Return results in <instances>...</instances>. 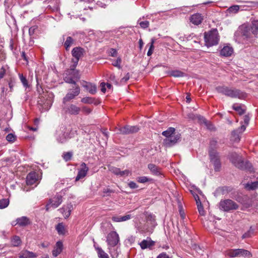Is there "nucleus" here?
Instances as JSON below:
<instances>
[{"mask_svg": "<svg viewBox=\"0 0 258 258\" xmlns=\"http://www.w3.org/2000/svg\"><path fill=\"white\" fill-rule=\"evenodd\" d=\"M229 159L234 166L240 169H246L250 172L253 171L252 166L249 162L244 163L242 157L235 152L229 154Z\"/></svg>", "mask_w": 258, "mask_h": 258, "instance_id": "nucleus-1", "label": "nucleus"}, {"mask_svg": "<svg viewBox=\"0 0 258 258\" xmlns=\"http://www.w3.org/2000/svg\"><path fill=\"white\" fill-rule=\"evenodd\" d=\"M216 90L218 93L231 98L242 99L245 97V94L240 90L237 89H230L225 86H218L216 88Z\"/></svg>", "mask_w": 258, "mask_h": 258, "instance_id": "nucleus-2", "label": "nucleus"}, {"mask_svg": "<svg viewBox=\"0 0 258 258\" xmlns=\"http://www.w3.org/2000/svg\"><path fill=\"white\" fill-rule=\"evenodd\" d=\"M53 99V94L51 92L45 91L44 93L39 96L38 100L39 105L44 110H48L51 107Z\"/></svg>", "mask_w": 258, "mask_h": 258, "instance_id": "nucleus-3", "label": "nucleus"}, {"mask_svg": "<svg viewBox=\"0 0 258 258\" xmlns=\"http://www.w3.org/2000/svg\"><path fill=\"white\" fill-rule=\"evenodd\" d=\"M219 37L218 32L216 29L205 32L204 40L205 45L207 47H211L218 44Z\"/></svg>", "mask_w": 258, "mask_h": 258, "instance_id": "nucleus-4", "label": "nucleus"}, {"mask_svg": "<svg viewBox=\"0 0 258 258\" xmlns=\"http://www.w3.org/2000/svg\"><path fill=\"white\" fill-rule=\"evenodd\" d=\"M55 138L58 142L63 143L69 137V131L64 126L59 127L55 132Z\"/></svg>", "mask_w": 258, "mask_h": 258, "instance_id": "nucleus-5", "label": "nucleus"}, {"mask_svg": "<svg viewBox=\"0 0 258 258\" xmlns=\"http://www.w3.org/2000/svg\"><path fill=\"white\" fill-rule=\"evenodd\" d=\"M84 53V49L79 46L74 47L72 49V55L73 56V58L72 59V62L73 63V68H76L79 59L83 56Z\"/></svg>", "mask_w": 258, "mask_h": 258, "instance_id": "nucleus-6", "label": "nucleus"}, {"mask_svg": "<svg viewBox=\"0 0 258 258\" xmlns=\"http://www.w3.org/2000/svg\"><path fill=\"white\" fill-rule=\"evenodd\" d=\"M219 206L220 209L225 212L236 210L238 208V205L235 202L229 199L221 201Z\"/></svg>", "mask_w": 258, "mask_h": 258, "instance_id": "nucleus-7", "label": "nucleus"}, {"mask_svg": "<svg viewBox=\"0 0 258 258\" xmlns=\"http://www.w3.org/2000/svg\"><path fill=\"white\" fill-rule=\"evenodd\" d=\"M106 242L108 247H115L119 242L118 234L116 231H111L106 236Z\"/></svg>", "mask_w": 258, "mask_h": 258, "instance_id": "nucleus-8", "label": "nucleus"}, {"mask_svg": "<svg viewBox=\"0 0 258 258\" xmlns=\"http://www.w3.org/2000/svg\"><path fill=\"white\" fill-rule=\"evenodd\" d=\"M62 202V196L57 194L49 200L48 203L46 206V210L48 211L50 208H56Z\"/></svg>", "mask_w": 258, "mask_h": 258, "instance_id": "nucleus-9", "label": "nucleus"}, {"mask_svg": "<svg viewBox=\"0 0 258 258\" xmlns=\"http://www.w3.org/2000/svg\"><path fill=\"white\" fill-rule=\"evenodd\" d=\"M209 155L211 161L214 165L215 170L219 171L221 168V162L218 153L215 150H211L209 151Z\"/></svg>", "mask_w": 258, "mask_h": 258, "instance_id": "nucleus-10", "label": "nucleus"}, {"mask_svg": "<svg viewBox=\"0 0 258 258\" xmlns=\"http://www.w3.org/2000/svg\"><path fill=\"white\" fill-rule=\"evenodd\" d=\"M80 92V87L78 85L75 86L73 89H70L69 92L63 99V102L64 103L67 102L73 99L78 96Z\"/></svg>", "mask_w": 258, "mask_h": 258, "instance_id": "nucleus-11", "label": "nucleus"}, {"mask_svg": "<svg viewBox=\"0 0 258 258\" xmlns=\"http://www.w3.org/2000/svg\"><path fill=\"white\" fill-rule=\"evenodd\" d=\"M139 128L137 126L125 125L118 129L117 134L127 135L137 133Z\"/></svg>", "mask_w": 258, "mask_h": 258, "instance_id": "nucleus-12", "label": "nucleus"}, {"mask_svg": "<svg viewBox=\"0 0 258 258\" xmlns=\"http://www.w3.org/2000/svg\"><path fill=\"white\" fill-rule=\"evenodd\" d=\"M187 118L195 120L197 119L200 123H203L205 124L209 129L212 130L213 125L210 123V122H208L206 119L203 117V116L199 115H195L193 113H189L187 115Z\"/></svg>", "mask_w": 258, "mask_h": 258, "instance_id": "nucleus-13", "label": "nucleus"}, {"mask_svg": "<svg viewBox=\"0 0 258 258\" xmlns=\"http://www.w3.org/2000/svg\"><path fill=\"white\" fill-rule=\"evenodd\" d=\"M180 139V135L175 133L169 138H166L163 140V144L166 147H171L174 145Z\"/></svg>", "mask_w": 258, "mask_h": 258, "instance_id": "nucleus-14", "label": "nucleus"}, {"mask_svg": "<svg viewBox=\"0 0 258 258\" xmlns=\"http://www.w3.org/2000/svg\"><path fill=\"white\" fill-rule=\"evenodd\" d=\"M88 171L89 168L87 166L86 164L84 162L82 163L81 164V168L79 169L75 181H78L81 179L84 178L87 175Z\"/></svg>", "mask_w": 258, "mask_h": 258, "instance_id": "nucleus-15", "label": "nucleus"}, {"mask_svg": "<svg viewBox=\"0 0 258 258\" xmlns=\"http://www.w3.org/2000/svg\"><path fill=\"white\" fill-rule=\"evenodd\" d=\"M72 210L73 205L71 203H69L63 206L62 208L59 209V211L62 213L65 218H67L70 216Z\"/></svg>", "mask_w": 258, "mask_h": 258, "instance_id": "nucleus-16", "label": "nucleus"}, {"mask_svg": "<svg viewBox=\"0 0 258 258\" xmlns=\"http://www.w3.org/2000/svg\"><path fill=\"white\" fill-rule=\"evenodd\" d=\"M110 170L113 174L119 176L120 177H125L127 176L129 174L131 173V171L129 170H125L123 171H121V170L117 167H112L110 169Z\"/></svg>", "mask_w": 258, "mask_h": 258, "instance_id": "nucleus-17", "label": "nucleus"}, {"mask_svg": "<svg viewBox=\"0 0 258 258\" xmlns=\"http://www.w3.org/2000/svg\"><path fill=\"white\" fill-rule=\"evenodd\" d=\"M38 180V174L35 172H30L29 173L26 177V183L27 185H33Z\"/></svg>", "mask_w": 258, "mask_h": 258, "instance_id": "nucleus-18", "label": "nucleus"}, {"mask_svg": "<svg viewBox=\"0 0 258 258\" xmlns=\"http://www.w3.org/2000/svg\"><path fill=\"white\" fill-rule=\"evenodd\" d=\"M81 110V109L80 107L77 106L74 104H72L66 108V112L71 115H76L79 114Z\"/></svg>", "mask_w": 258, "mask_h": 258, "instance_id": "nucleus-19", "label": "nucleus"}, {"mask_svg": "<svg viewBox=\"0 0 258 258\" xmlns=\"http://www.w3.org/2000/svg\"><path fill=\"white\" fill-rule=\"evenodd\" d=\"M190 22L195 25L201 24L203 20V17L199 13L195 14L190 17Z\"/></svg>", "mask_w": 258, "mask_h": 258, "instance_id": "nucleus-20", "label": "nucleus"}, {"mask_svg": "<svg viewBox=\"0 0 258 258\" xmlns=\"http://www.w3.org/2000/svg\"><path fill=\"white\" fill-rule=\"evenodd\" d=\"M16 224L20 227H26L31 224V221L28 217L23 216L16 219Z\"/></svg>", "mask_w": 258, "mask_h": 258, "instance_id": "nucleus-21", "label": "nucleus"}, {"mask_svg": "<svg viewBox=\"0 0 258 258\" xmlns=\"http://www.w3.org/2000/svg\"><path fill=\"white\" fill-rule=\"evenodd\" d=\"M62 248V242L60 241H57L54 247L53 250H52L53 256L56 257L59 255L61 252Z\"/></svg>", "mask_w": 258, "mask_h": 258, "instance_id": "nucleus-22", "label": "nucleus"}, {"mask_svg": "<svg viewBox=\"0 0 258 258\" xmlns=\"http://www.w3.org/2000/svg\"><path fill=\"white\" fill-rule=\"evenodd\" d=\"M233 48L228 45L224 46V47L220 51L221 55L226 57L230 56L233 53Z\"/></svg>", "mask_w": 258, "mask_h": 258, "instance_id": "nucleus-23", "label": "nucleus"}, {"mask_svg": "<svg viewBox=\"0 0 258 258\" xmlns=\"http://www.w3.org/2000/svg\"><path fill=\"white\" fill-rule=\"evenodd\" d=\"M149 169L152 174L156 176H159L162 174L161 169L153 164H149L148 165Z\"/></svg>", "mask_w": 258, "mask_h": 258, "instance_id": "nucleus-24", "label": "nucleus"}, {"mask_svg": "<svg viewBox=\"0 0 258 258\" xmlns=\"http://www.w3.org/2000/svg\"><path fill=\"white\" fill-rule=\"evenodd\" d=\"M36 256V254L34 252L27 250H22L19 253L20 258H35Z\"/></svg>", "mask_w": 258, "mask_h": 258, "instance_id": "nucleus-25", "label": "nucleus"}, {"mask_svg": "<svg viewBox=\"0 0 258 258\" xmlns=\"http://www.w3.org/2000/svg\"><path fill=\"white\" fill-rule=\"evenodd\" d=\"M83 86L91 94H95L97 92V87L96 85L92 83L85 82V84L83 85Z\"/></svg>", "mask_w": 258, "mask_h": 258, "instance_id": "nucleus-26", "label": "nucleus"}, {"mask_svg": "<svg viewBox=\"0 0 258 258\" xmlns=\"http://www.w3.org/2000/svg\"><path fill=\"white\" fill-rule=\"evenodd\" d=\"M155 242L150 239L149 240H143L140 243V245L142 249H144L151 247L153 246Z\"/></svg>", "mask_w": 258, "mask_h": 258, "instance_id": "nucleus-27", "label": "nucleus"}, {"mask_svg": "<svg viewBox=\"0 0 258 258\" xmlns=\"http://www.w3.org/2000/svg\"><path fill=\"white\" fill-rule=\"evenodd\" d=\"M250 30L252 34L255 37H258V20H254L252 22Z\"/></svg>", "mask_w": 258, "mask_h": 258, "instance_id": "nucleus-28", "label": "nucleus"}, {"mask_svg": "<svg viewBox=\"0 0 258 258\" xmlns=\"http://www.w3.org/2000/svg\"><path fill=\"white\" fill-rule=\"evenodd\" d=\"M11 243L13 246H19L21 244L22 241L19 236L15 235L11 238Z\"/></svg>", "mask_w": 258, "mask_h": 258, "instance_id": "nucleus-29", "label": "nucleus"}, {"mask_svg": "<svg viewBox=\"0 0 258 258\" xmlns=\"http://www.w3.org/2000/svg\"><path fill=\"white\" fill-rule=\"evenodd\" d=\"M238 257H250L252 255L251 253L248 250L244 249H237Z\"/></svg>", "mask_w": 258, "mask_h": 258, "instance_id": "nucleus-30", "label": "nucleus"}, {"mask_svg": "<svg viewBox=\"0 0 258 258\" xmlns=\"http://www.w3.org/2000/svg\"><path fill=\"white\" fill-rule=\"evenodd\" d=\"M175 131V128L171 127L168 128L166 131L163 132L162 134L163 136H165L166 138H169L176 133Z\"/></svg>", "mask_w": 258, "mask_h": 258, "instance_id": "nucleus-31", "label": "nucleus"}, {"mask_svg": "<svg viewBox=\"0 0 258 258\" xmlns=\"http://www.w3.org/2000/svg\"><path fill=\"white\" fill-rule=\"evenodd\" d=\"M170 76L174 77H182L184 76V73L179 70H172L168 73Z\"/></svg>", "mask_w": 258, "mask_h": 258, "instance_id": "nucleus-32", "label": "nucleus"}, {"mask_svg": "<svg viewBox=\"0 0 258 258\" xmlns=\"http://www.w3.org/2000/svg\"><path fill=\"white\" fill-rule=\"evenodd\" d=\"M76 68H73V64L70 67V70L68 71V73L74 78V79H79L80 76L79 71L75 70Z\"/></svg>", "mask_w": 258, "mask_h": 258, "instance_id": "nucleus-33", "label": "nucleus"}, {"mask_svg": "<svg viewBox=\"0 0 258 258\" xmlns=\"http://www.w3.org/2000/svg\"><path fill=\"white\" fill-rule=\"evenodd\" d=\"M99 258H109L108 255L101 248L95 246Z\"/></svg>", "mask_w": 258, "mask_h": 258, "instance_id": "nucleus-34", "label": "nucleus"}, {"mask_svg": "<svg viewBox=\"0 0 258 258\" xmlns=\"http://www.w3.org/2000/svg\"><path fill=\"white\" fill-rule=\"evenodd\" d=\"M74 42V39L71 36L67 37L66 41L64 43V46L66 50H69L71 46L73 44Z\"/></svg>", "mask_w": 258, "mask_h": 258, "instance_id": "nucleus-35", "label": "nucleus"}, {"mask_svg": "<svg viewBox=\"0 0 258 258\" xmlns=\"http://www.w3.org/2000/svg\"><path fill=\"white\" fill-rule=\"evenodd\" d=\"M66 74H67V76H65L64 78V81L66 83H69V84H74L75 86L77 85L76 84V81L74 80L75 79H74V78L73 77H72V76L69 73H68V74L67 73Z\"/></svg>", "mask_w": 258, "mask_h": 258, "instance_id": "nucleus-36", "label": "nucleus"}, {"mask_svg": "<svg viewBox=\"0 0 258 258\" xmlns=\"http://www.w3.org/2000/svg\"><path fill=\"white\" fill-rule=\"evenodd\" d=\"M56 230L59 235H63L66 232L65 227L62 223H58L56 225Z\"/></svg>", "mask_w": 258, "mask_h": 258, "instance_id": "nucleus-37", "label": "nucleus"}, {"mask_svg": "<svg viewBox=\"0 0 258 258\" xmlns=\"http://www.w3.org/2000/svg\"><path fill=\"white\" fill-rule=\"evenodd\" d=\"M109 253L112 258H116L118 255V251L115 247H108Z\"/></svg>", "mask_w": 258, "mask_h": 258, "instance_id": "nucleus-38", "label": "nucleus"}, {"mask_svg": "<svg viewBox=\"0 0 258 258\" xmlns=\"http://www.w3.org/2000/svg\"><path fill=\"white\" fill-rule=\"evenodd\" d=\"M245 188L249 190H253L258 187V181H254L251 183H247L245 186Z\"/></svg>", "mask_w": 258, "mask_h": 258, "instance_id": "nucleus-39", "label": "nucleus"}, {"mask_svg": "<svg viewBox=\"0 0 258 258\" xmlns=\"http://www.w3.org/2000/svg\"><path fill=\"white\" fill-rule=\"evenodd\" d=\"M232 108L234 110L236 111L239 115H242L245 112V110L242 108L241 106L238 105L237 104H233Z\"/></svg>", "mask_w": 258, "mask_h": 258, "instance_id": "nucleus-40", "label": "nucleus"}, {"mask_svg": "<svg viewBox=\"0 0 258 258\" xmlns=\"http://www.w3.org/2000/svg\"><path fill=\"white\" fill-rule=\"evenodd\" d=\"M227 255L231 257H238L237 249L229 250L227 251Z\"/></svg>", "mask_w": 258, "mask_h": 258, "instance_id": "nucleus-41", "label": "nucleus"}, {"mask_svg": "<svg viewBox=\"0 0 258 258\" xmlns=\"http://www.w3.org/2000/svg\"><path fill=\"white\" fill-rule=\"evenodd\" d=\"M9 204V200L7 199L0 200V209H4L8 207Z\"/></svg>", "mask_w": 258, "mask_h": 258, "instance_id": "nucleus-42", "label": "nucleus"}, {"mask_svg": "<svg viewBox=\"0 0 258 258\" xmlns=\"http://www.w3.org/2000/svg\"><path fill=\"white\" fill-rule=\"evenodd\" d=\"M9 67L7 65L3 66L0 69V80L4 77Z\"/></svg>", "mask_w": 258, "mask_h": 258, "instance_id": "nucleus-43", "label": "nucleus"}, {"mask_svg": "<svg viewBox=\"0 0 258 258\" xmlns=\"http://www.w3.org/2000/svg\"><path fill=\"white\" fill-rule=\"evenodd\" d=\"M197 207L200 214L201 216H204L205 214V212L204 210V208L202 205L201 201H199V202L197 201Z\"/></svg>", "mask_w": 258, "mask_h": 258, "instance_id": "nucleus-44", "label": "nucleus"}, {"mask_svg": "<svg viewBox=\"0 0 258 258\" xmlns=\"http://www.w3.org/2000/svg\"><path fill=\"white\" fill-rule=\"evenodd\" d=\"M121 59L120 57H118L116 60H114L112 62V64L117 67L118 69H121Z\"/></svg>", "mask_w": 258, "mask_h": 258, "instance_id": "nucleus-45", "label": "nucleus"}, {"mask_svg": "<svg viewBox=\"0 0 258 258\" xmlns=\"http://www.w3.org/2000/svg\"><path fill=\"white\" fill-rule=\"evenodd\" d=\"M19 77H20V79L22 83L23 84V86L25 88L29 87L28 83V81H27L26 78L22 74H20Z\"/></svg>", "mask_w": 258, "mask_h": 258, "instance_id": "nucleus-46", "label": "nucleus"}, {"mask_svg": "<svg viewBox=\"0 0 258 258\" xmlns=\"http://www.w3.org/2000/svg\"><path fill=\"white\" fill-rule=\"evenodd\" d=\"M72 156H73V153L72 152H68L64 153L62 157H63V159L66 161L67 162V161H70L71 159Z\"/></svg>", "mask_w": 258, "mask_h": 258, "instance_id": "nucleus-47", "label": "nucleus"}, {"mask_svg": "<svg viewBox=\"0 0 258 258\" xmlns=\"http://www.w3.org/2000/svg\"><path fill=\"white\" fill-rule=\"evenodd\" d=\"M6 140L9 142H14L16 140V136L13 134H9L6 137Z\"/></svg>", "mask_w": 258, "mask_h": 258, "instance_id": "nucleus-48", "label": "nucleus"}, {"mask_svg": "<svg viewBox=\"0 0 258 258\" xmlns=\"http://www.w3.org/2000/svg\"><path fill=\"white\" fill-rule=\"evenodd\" d=\"M238 133H238V131H237V130L233 131L232 132V137L233 138V140L235 142H238L240 140Z\"/></svg>", "mask_w": 258, "mask_h": 258, "instance_id": "nucleus-49", "label": "nucleus"}, {"mask_svg": "<svg viewBox=\"0 0 258 258\" xmlns=\"http://www.w3.org/2000/svg\"><path fill=\"white\" fill-rule=\"evenodd\" d=\"M154 42H155L154 39H152L151 42V45H150V48L148 50V51L147 52V55L148 56H150L153 53V49H154V45L153 44H154Z\"/></svg>", "mask_w": 258, "mask_h": 258, "instance_id": "nucleus-50", "label": "nucleus"}, {"mask_svg": "<svg viewBox=\"0 0 258 258\" xmlns=\"http://www.w3.org/2000/svg\"><path fill=\"white\" fill-rule=\"evenodd\" d=\"M38 27L37 26H33L31 27L29 29V34L30 36H32L35 32V31L37 29Z\"/></svg>", "mask_w": 258, "mask_h": 258, "instance_id": "nucleus-51", "label": "nucleus"}, {"mask_svg": "<svg viewBox=\"0 0 258 258\" xmlns=\"http://www.w3.org/2000/svg\"><path fill=\"white\" fill-rule=\"evenodd\" d=\"M253 229L252 228V227H251L250 228V229L248 231H247V232L245 233L242 236V238H247V237H250L251 236V234L252 233H253Z\"/></svg>", "mask_w": 258, "mask_h": 258, "instance_id": "nucleus-52", "label": "nucleus"}, {"mask_svg": "<svg viewBox=\"0 0 258 258\" xmlns=\"http://www.w3.org/2000/svg\"><path fill=\"white\" fill-rule=\"evenodd\" d=\"M81 101L84 103L90 104L93 103V99L90 97H86L83 98L81 100Z\"/></svg>", "mask_w": 258, "mask_h": 258, "instance_id": "nucleus-53", "label": "nucleus"}, {"mask_svg": "<svg viewBox=\"0 0 258 258\" xmlns=\"http://www.w3.org/2000/svg\"><path fill=\"white\" fill-rule=\"evenodd\" d=\"M139 25H140L141 28L145 29L149 27V22L148 21L140 22H139Z\"/></svg>", "mask_w": 258, "mask_h": 258, "instance_id": "nucleus-54", "label": "nucleus"}, {"mask_svg": "<svg viewBox=\"0 0 258 258\" xmlns=\"http://www.w3.org/2000/svg\"><path fill=\"white\" fill-rule=\"evenodd\" d=\"M239 9V6H237V5H234V6H231L229 8V11L230 12H232V13L237 12L238 11Z\"/></svg>", "mask_w": 258, "mask_h": 258, "instance_id": "nucleus-55", "label": "nucleus"}, {"mask_svg": "<svg viewBox=\"0 0 258 258\" xmlns=\"http://www.w3.org/2000/svg\"><path fill=\"white\" fill-rule=\"evenodd\" d=\"M139 182L145 183L149 180V179L146 176L139 177L137 179Z\"/></svg>", "mask_w": 258, "mask_h": 258, "instance_id": "nucleus-56", "label": "nucleus"}, {"mask_svg": "<svg viewBox=\"0 0 258 258\" xmlns=\"http://www.w3.org/2000/svg\"><path fill=\"white\" fill-rule=\"evenodd\" d=\"M217 141L216 140H215V139L212 140L210 141V151H211V150H214L213 149V148L216 147V146L217 145Z\"/></svg>", "mask_w": 258, "mask_h": 258, "instance_id": "nucleus-57", "label": "nucleus"}, {"mask_svg": "<svg viewBox=\"0 0 258 258\" xmlns=\"http://www.w3.org/2000/svg\"><path fill=\"white\" fill-rule=\"evenodd\" d=\"M37 91L38 92V93H39V95L40 96V95H42L43 93H44L45 92V91H44L42 87L39 85L37 80Z\"/></svg>", "mask_w": 258, "mask_h": 258, "instance_id": "nucleus-58", "label": "nucleus"}, {"mask_svg": "<svg viewBox=\"0 0 258 258\" xmlns=\"http://www.w3.org/2000/svg\"><path fill=\"white\" fill-rule=\"evenodd\" d=\"M113 192H114V191L112 189H110V188H104L103 189V193L104 194L103 196H109L110 194L113 193Z\"/></svg>", "mask_w": 258, "mask_h": 258, "instance_id": "nucleus-59", "label": "nucleus"}, {"mask_svg": "<svg viewBox=\"0 0 258 258\" xmlns=\"http://www.w3.org/2000/svg\"><path fill=\"white\" fill-rule=\"evenodd\" d=\"M82 111L85 114L88 115L91 112L92 109L91 108H88L87 107H83L82 109Z\"/></svg>", "mask_w": 258, "mask_h": 258, "instance_id": "nucleus-60", "label": "nucleus"}, {"mask_svg": "<svg viewBox=\"0 0 258 258\" xmlns=\"http://www.w3.org/2000/svg\"><path fill=\"white\" fill-rule=\"evenodd\" d=\"M121 222L128 220L131 218V215L127 214L123 216H120Z\"/></svg>", "mask_w": 258, "mask_h": 258, "instance_id": "nucleus-61", "label": "nucleus"}, {"mask_svg": "<svg viewBox=\"0 0 258 258\" xmlns=\"http://www.w3.org/2000/svg\"><path fill=\"white\" fill-rule=\"evenodd\" d=\"M130 74L128 73H127L125 76L122 78L121 80V82H123V83H125L126 82H127L129 79H130Z\"/></svg>", "mask_w": 258, "mask_h": 258, "instance_id": "nucleus-62", "label": "nucleus"}, {"mask_svg": "<svg viewBox=\"0 0 258 258\" xmlns=\"http://www.w3.org/2000/svg\"><path fill=\"white\" fill-rule=\"evenodd\" d=\"M109 79L112 81L113 82H114V83L116 85H118V83L117 82V81L116 80V79H115V76L114 74H111L110 75V77H109Z\"/></svg>", "mask_w": 258, "mask_h": 258, "instance_id": "nucleus-63", "label": "nucleus"}, {"mask_svg": "<svg viewBox=\"0 0 258 258\" xmlns=\"http://www.w3.org/2000/svg\"><path fill=\"white\" fill-rule=\"evenodd\" d=\"M246 125H245V124H243V125H241V126L239 128H238L237 130V131H238L239 133H242L245 130Z\"/></svg>", "mask_w": 258, "mask_h": 258, "instance_id": "nucleus-64", "label": "nucleus"}]
</instances>
